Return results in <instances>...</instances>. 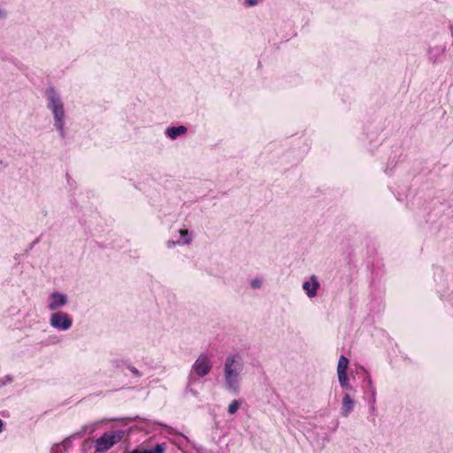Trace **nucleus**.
Here are the masks:
<instances>
[{
    "label": "nucleus",
    "instance_id": "nucleus-19",
    "mask_svg": "<svg viewBox=\"0 0 453 453\" xmlns=\"http://www.w3.org/2000/svg\"><path fill=\"white\" fill-rule=\"evenodd\" d=\"M191 239L190 238H188L185 240L184 243L185 244H188L190 242Z\"/></svg>",
    "mask_w": 453,
    "mask_h": 453
},
{
    "label": "nucleus",
    "instance_id": "nucleus-6",
    "mask_svg": "<svg viewBox=\"0 0 453 453\" xmlns=\"http://www.w3.org/2000/svg\"><path fill=\"white\" fill-rule=\"evenodd\" d=\"M66 296L63 294L54 293L50 296V302L49 303V309L54 311L66 303Z\"/></svg>",
    "mask_w": 453,
    "mask_h": 453
},
{
    "label": "nucleus",
    "instance_id": "nucleus-2",
    "mask_svg": "<svg viewBox=\"0 0 453 453\" xmlns=\"http://www.w3.org/2000/svg\"><path fill=\"white\" fill-rule=\"evenodd\" d=\"M47 96L50 101L49 107L52 110L54 114L55 125L60 132L61 135H64L63 127L65 111L63 103L58 95L53 89H49L47 91Z\"/></svg>",
    "mask_w": 453,
    "mask_h": 453
},
{
    "label": "nucleus",
    "instance_id": "nucleus-5",
    "mask_svg": "<svg viewBox=\"0 0 453 453\" xmlns=\"http://www.w3.org/2000/svg\"><path fill=\"white\" fill-rule=\"evenodd\" d=\"M117 436L114 434H104L96 441V451H106L117 442Z\"/></svg>",
    "mask_w": 453,
    "mask_h": 453
},
{
    "label": "nucleus",
    "instance_id": "nucleus-3",
    "mask_svg": "<svg viewBox=\"0 0 453 453\" xmlns=\"http://www.w3.org/2000/svg\"><path fill=\"white\" fill-rule=\"evenodd\" d=\"M212 367L210 357L206 355H200L192 366V372L200 377L208 374Z\"/></svg>",
    "mask_w": 453,
    "mask_h": 453
},
{
    "label": "nucleus",
    "instance_id": "nucleus-11",
    "mask_svg": "<svg viewBox=\"0 0 453 453\" xmlns=\"http://www.w3.org/2000/svg\"><path fill=\"white\" fill-rule=\"evenodd\" d=\"M349 365V360L344 356H341L338 360L337 373L346 372Z\"/></svg>",
    "mask_w": 453,
    "mask_h": 453
},
{
    "label": "nucleus",
    "instance_id": "nucleus-13",
    "mask_svg": "<svg viewBox=\"0 0 453 453\" xmlns=\"http://www.w3.org/2000/svg\"><path fill=\"white\" fill-rule=\"evenodd\" d=\"M338 374V379H339V382L341 384V386L342 388H348V376H347V373L346 372H342V373H337Z\"/></svg>",
    "mask_w": 453,
    "mask_h": 453
},
{
    "label": "nucleus",
    "instance_id": "nucleus-12",
    "mask_svg": "<svg viewBox=\"0 0 453 453\" xmlns=\"http://www.w3.org/2000/svg\"><path fill=\"white\" fill-rule=\"evenodd\" d=\"M241 403L238 400H234L232 403L228 405L227 411L229 414L233 415L240 408Z\"/></svg>",
    "mask_w": 453,
    "mask_h": 453
},
{
    "label": "nucleus",
    "instance_id": "nucleus-14",
    "mask_svg": "<svg viewBox=\"0 0 453 453\" xmlns=\"http://www.w3.org/2000/svg\"><path fill=\"white\" fill-rule=\"evenodd\" d=\"M251 286L254 288H258L261 286V281L259 280H254L251 282Z\"/></svg>",
    "mask_w": 453,
    "mask_h": 453
},
{
    "label": "nucleus",
    "instance_id": "nucleus-4",
    "mask_svg": "<svg viewBox=\"0 0 453 453\" xmlns=\"http://www.w3.org/2000/svg\"><path fill=\"white\" fill-rule=\"evenodd\" d=\"M50 325L60 330H67L72 326V319L66 313L61 311L55 312L51 315Z\"/></svg>",
    "mask_w": 453,
    "mask_h": 453
},
{
    "label": "nucleus",
    "instance_id": "nucleus-20",
    "mask_svg": "<svg viewBox=\"0 0 453 453\" xmlns=\"http://www.w3.org/2000/svg\"><path fill=\"white\" fill-rule=\"evenodd\" d=\"M2 427H3V421L0 419V432L2 431Z\"/></svg>",
    "mask_w": 453,
    "mask_h": 453
},
{
    "label": "nucleus",
    "instance_id": "nucleus-7",
    "mask_svg": "<svg viewBox=\"0 0 453 453\" xmlns=\"http://www.w3.org/2000/svg\"><path fill=\"white\" fill-rule=\"evenodd\" d=\"M312 282L306 281L303 283V288L307 292L309 297H314L317 295V290L319 287V281L315 276L311 277Z\"/></svg>",
    "mask_w": 453,
    "mask_h": 453
},
{
    "label": "nucleus",
    "instance_id": "nucleus-10",
    "mask_svg": "<svg viewBox=\"0 0 453 453\" xmlns=\"http://www.w3.org/2000/svg\"><path fill=\"white\" fill-rule=\"evenodd\" d=\"M165 446L164 444H157L152 449H134L131 453H164Z\"/></svg>",
    "mask_w": 453,
    "mask_h": 453
},
{
    "label": "nucleus",
    "instance_id": "nucleus-21",
    "mask_svg": "<svg viewBox=\"0 0 453 453\" xmlns=\"http://www.w3.org/2000/svg\"><path fill=\"white\" fill-rule=\"evenodd\" d=\"M174 245V242H168V246Z\"/></svg>",
    "mask_w": 453,
    "mask_h": 453
},
{
    "label": "nucleus",
    "instance_id": "nucleus-15",
    "mask_svg": "<svg viewBox=\"0 0 453 453\" xmlns=\"http://www.w3.org/2000/svg\"><path fill=\"white\" fill-rule=\"evenodd\" d=\"M180 234L181 236H187L188 234V231L187 229L180 230Z\"/></svg>",
    "mask_w": 453,
    "mask_h": 453
},
{
    "label": "nucleus",
    "instance_id": "nucleus-17",
    "mask_svg": "<svg viewBox=\"0 0 453 453\" xmlns=\"http://www.w3.org/2000/svg\"><path fill=\"white\" fill-rule=\"evenodd\" d=\"M6 17V12L0 9V19Z\"/></svg>",
    "mask_w": 453,
    "mask_h": 453
},
{
    "label": "nucleus",
    "instance_id": "nucleus-18",
    "mask_svg": "<svg viewBox=\"0 0 453 453\" xmlns=\"http://www.w3.org/2000/svg\"><path fill=\"white\" fill-rule=\"evenodd\" d=\"M131 371H132V372H133L134 374H135V375H137V376L139 375V372L137 371V369H135V368H132V369H131Z\"/></svg>",
    "mask_w": 453,
    "mask_h": 453
},
{
    "label": "nucleus",
    "instance_id": "nucleus-9",
    "mask_svg": "<svg viewBox=\"0 0 453 453\" xmlns=\"http://www.w3.org/2000/svg\"><path fill=\"white\" fill-rule=\"evenodd\" d=\"M186 131L187 128L184 126H179L168 128L166 134L170 138L175 139L177 136L186 133Z\"/></svg>",
    "mask_w": 453,
    "mask_h": 453
},
{
    "label": "nucleus",
    "instance_id": "nucleus-8",
    "mask_svg": "<svg viewBox=\"0 0 453 453\" xmlns=\"http://www.w3.org/2000/svg\"><path fill=\"white\" fill-rule=\"evenodd\" d=\"M354 407V402L349 394H346L342 399V415L348 417L352 411Z\"/></svg>",
    "mask_w": 453,
    "mask_h": 453
},
{
    "label": "nucleus",
    "instance_id": "nucleus-16",
    "mask_svg": "<svg viewBox=\"0 0 453 453\" xmlns=\"http://www.w3.org/2000/svg\"><path fill=\"white\" fill-rule=\"evenodd\" d=\"M248 4L255 5L257 4V0H247Z\"/></svg>",
    "mask_w": 453,
    "mask_h": 453
},
{
    "label": "nucleus",
    "instance_id": "nucleus-1",
    "mask_svg": "<svg viewBox=\"0 0 453 453\" xmlns=\"http://www.w3.org/2000/svg\"><path fill=\"white\" fill-rule=\"evenodd\" d=\"M242 371V358L239 355H231L224 364V377L226 387L234 392L240 388V374Z\"/></svg>",
    "mask_w": 453,
    "mask_h": 453
}]
</instances>
